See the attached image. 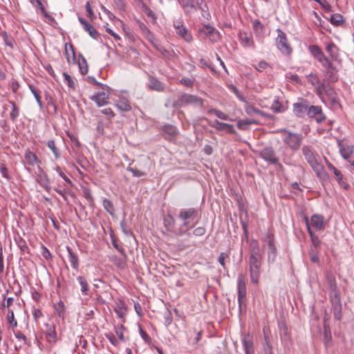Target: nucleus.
Segmentation results:
<instances>
[{"instance_id": "46", "label": "nucleus", "mask_w": 354, "mask_h": 354, "mask_svg": "<svg viewBox=\"0 0 354 354\" xmlns=\"http://www.w3.org/2000/svg\"><path fill=\"white\" fill-rule=\"evenodd\" d=\"M124 330V327L122 324L115 326L114 329L115 334L118 336L119 339L122 342L124 341V337L123 335Z\"/></svg>"}, {"instance_id": "6", "label": "nucleus", "mask_w": 354, "mask_h": 354, "mask_svg": "<svg viewBox=\"0 0 354 354\" xmlns=\"http://www.w3.org/2000/svg\"><path fill=\"white\" fill-rule=\"evenodd\" d=\"M277 32L276 46L277 48L282 54L290 55L292 52V48L288 42L286 34L281 29H277Z\"/></svg>"}, {"instance_id": "51", "label": "nucleus", "mask_w": 354, "mask_h": 354, "mask_svg": "<svg viewBox=\"0 0 354 354\" xmlns=\"http://www.w3.org/2000/svg\"><path fill=\"white\" fill-rule=\"evenodd\" d=\"M127 171H131L133 176L136 177H141L146 175L145 172L131 167H127Z\"/></svg>"}, {"instance_id": "14", "label": "nucleus", "mask_w": 354, "mask_h": 354, "mask_svg": "<svg viewBox=\"0 0 354 354\" xmlns=\"http://www.w3.org/2000/svg\"><path fill=\"white\" fill-rule=\"evenodd\" d=\"M308 108V104L304 100L292 104V111L297 118H304L306 114L307 115Z\"/></svg>"}, {"instance_id": "36", "label": "nucleus", "mask_w": 354, "mask_h": 354, "mask_svg": "<svg viewBox=\"0 0 354 354\" xmlns=\"http://www.w3.org/2000/svg\"><path fill=\"white\" fill-rule=\"evenodd\" d=\"M143 12L145 14L151 19L153 24L156 23V14L146 5L142 6Z\"/></svg>"}, {"instance_id": "41", "label": "nucleus", "mask_w": 354, "mask_h": 354, "mask_svg": "<svg viewBox=\"0 0 354 354\" xmlns=\"http://www.w3.org/2000/svg\"><path fill=\"white\" fill-rule=\"evenodd\" d=\"M47 145L48 148L53 151L55 157L56 158H59L60 157V153L56 147L55 141L53 140H49L47 143Z\"/></svg>"}, {"instance_id": "8", "label": "nucleus", "mask_w": 354, "mask_h": 354, "mask_svg": "<svg viewBox=\"0 0 354 354\" xmlns=\"http://www.w3.org/2000/svg\"><path fill=\"white\" fill-rule=\"evenodd\" d=\"M264 247L268 252V261L272 263L275 261L277 256V249L274 244V237L271 234H268L264 239Z\"/></svg>"}, {"instance_id": "44", "label": "nucleus", "mask_w": 354, "mask_h": 354, "mask_svg": "<svg viewBox=\"0 0 354 354\" xmlns=\"http://www.w3.org/2000/svg\"><path fill=\"white\" fill-rule=\"evenodd\" d=\"M244 104H245L244 110L248 115H251L252 114H256V111H257V109L254 107L252 104L248 103L247 101L245 102Z\"/></svg>"}, {"instance_id": "15", "label": "nucleus", "mask_w": 354, "mask_h": 354, "mask_svg": "<svg viewBox=\"0 0 354 354\" xmlns=\"http://www.w3.org/2000/svg\"><path fill=\"white\" fill-rule=\"evenodd\" d=\"M209 125L218 131H225L230 133H235V130L232 124L221 122L217 120L211 122Z\"/></svg>"}, {"instance_id": "23", "label": "nucleus", "mask_w": 354, "mask_h": 354, "mask_svg": "<svg viewBox=\"0 0 354 354\" xmlns=\"http://www.w3.org/2000/svg\"><path fill=\"white\" fill-rule=\"evenodd\" d=\"M239 39L242 45H243L245 47H250L254 45L252 37L250 34L246 32H240Z\"/></svg>"}, {"instance_id": "26", "label": "nucleus", "mask_w": 354, "mask_h": 354, "mask_svg": "<svg viewBox=\"0 0 354 354\" xmlns=\"http://www.w3.org/2000/svg\"><path fill=\"white\" fill-rule=\"evenodd\" d=\"M149 87L156 91H162L165 88L163 84L155 78L150 79Z\"/></svg>"}, {"instance_id": "1", "label": "nucleus", "mask_w": 354, "mask_h": 354, "mask_svg": "<svg viewBox=\"0 0 354 354\" xmlns=\"http://www.w3.org/2000/svg\"><path fill=\"white\" fill-rule=\"evenodd\" d=\"M250 256L249 257V270L250 280L252 283L257 284L260 276L261 259L260 248L257 240L250 243Z\"/></svg>"}, {"instance_id": "48", "label": "nucleus", "mask_w": 354, "mask_h": 354, "mask_svg": "<svg viewBox=\"0 0 354 354\" xmlns=\"http://www.w3.org/2000/svg\"><path fill=\"white\" fill-rule=\"evenodd\" d=\"M246 277L243 273H240L237 279V288H246Z\"/></svg>"}, {"instance_id": "42", "label": "nucleus", "mask_w": 354, "mask_h": 354, "mask_svg": "<svg viewBox=\"0 0 354 354\" xmlns=\"http://www.w3.org/2000/svg\"><path fill=\"white\" fill-rule=\"evenodd\" d=\"M209 113H214L216 116H217L218 118L224 120H229V116L226 115L225 113H223L222 111L218 110V109H210L208 111Z\"/></svg>"}, {"instance_id": "11", "label": "nucleus", "mask_w": 354, "mask_h": 354, "mask_svg": "<svg viewBox=\"0 0 354 354\" xmlns=\"http://www.w3.org/2000/svg\"><path fill=\"white\" fill-rule=\"evenodd\" d=\"M109 91L106 88H102L100 91L91 97V99L96 103L97 106H102L108 104Z\"/></svg>"}, {"instance_id": "32", "label": "nucleus", "mask_w": 354, "mask_h": 354, "mask_svg": "<svg viewBox=\"0 0 354 354\" xmlns=\"http://www.w3.org/2000/svg\"><path fill=\"white\" fill-rule=\"evenodd\" d=\"M115 106L121 111L127 112L131 110L129 102L124 99L119 100Z\"/></svg>"}, {"instance_id": "55", "label": "nucleus", "mask_w": 354, "mask_h": 354, "mask_svg": "<svg viewBox=\"0 0 354 354\" xmlns=\"http://www.w3.org/2000/svg\"><path fill=\"white\" fill-rule=\"evenodd\" d=\"M270 67V64L264 60L260 61L255 68L259 71H263V70Z\"/></svg>"}, {"instance_id": "9", "label": "nucleus", "mask_w": 354, "mask_h": 354, "mask_svg": "<svg viewBox=\"0 0 354 354\" xmlns=\"http://www.w3.org/2000/svg\"><path fill=\"white\" fill-rule=\"evenodd\" d=\"M337 146L342 157L349 162L348 159L354 152L353 145L345 140H337Z\"/></svg>"}, {"instance_id": "39", "label": "nucleus", "mask_w": 354, "mask_h": 354, "mask_svg": "<svg viewBox=\"0 0 354 354\" xmlns=\"http://www.w3.org/2000/svg\"><path fill=\"white\" fill-rule=\"evenodd\" d=\"M270 109L274 113H281L284 111L283 106L277 99L273 101L270 106Z\"/></svg>"}, {"instance_id": "13", "label": "nucleus", "mask_w": 354, "mask_h": 354, "mask_svg": "<svg viewBox=\"0 0 354 354\" xmlns=\"http://www.w3.org/2000/svg\"><path fill=\"white\" fill-rule=\"evenodd\" d=\"M260 156L270 164H277L279 158L272 147H266L260 152Z\"/></svg>"}, {"instance_id": "25", "label": "nucleus", "mask_w": 354, "mask_h": 354, "mask_svg": "<svg viewBox=\"0 0 354 354\" xmlns=\"http://www.w3.org/2000/svg\"><path fill=\"white\" fill-rule=\"evenodd\" d=\"M114 310L120 318H123L127 313V307L122 301H119L116 302Z\"/></svg>"}, {"instance_id": "59", "label": "nucleus", "mask_w": 354, "mask_h": 354, "mask_svg": "<svg viewBox=\"0 0 354 354\" xmlns=\"http://www.w3.org/2000/svg\"><path fill=\"white\" fill-rule=\"evenodd\" d=\"M8 321H9V323L12 326V327H16L17 326V321L15 319V317H14V313L12 311L10 312L8 315Z\"/></svg>"}, {"instance_id": "57", "label": "nucleus", "mask_w": 354, "mask_h": 354, "mask_svg": "<svg viewBox=\"0 0 354 354\" xmlns=\"http://www.w3.org/2000/svg\"><path fill=\"white\" fill-rule=\"evenodd\" d=\"M327 166L328 168L333 171V173L336 177V179L342 175L340 171L338 170L336 167H335L331 163L328 162Z\"/></svg>"}, {"instance_id": "40", "label": "nucleus", "mask_w": 354, "mask_h": 354, "mask_svg": "<svg viewBox=\"0 0 354 354\" xmlns=\"http://www.w3.org/2000/svg\"><path fill=\"white\" fill-rule=\"evenodd\" d=\"M29 88L31 91L32 93L33 94L38 105L40 107H42V102H41V96L39 95V91L35 87H34L32 85H30V84L29 85Z\"/></svg>"}, {"instance_id": "12", "label": "nucleus", "mask_w": 354, "mask_h": 354, "mask_svg": "<svg viewBox=\"0 0 354 354\" xmlns=\"http://www.w3.org/2000/svg\"><path fill=\"white\" fill-rule=\"evenodd\" d=\"M174 26L176 29V34L183 38L185 41L190 42L192 40V36L191 33L183 26L181 21H174Z\"/></svg>"}, {"instance_id": "37", "label": "nucleus", "mask_w": 354, "mask_h": 354, "mask_svg": "<svg viewBox=\"0 0 354 354\" xmlns=\"http://www.w3.org/2000/svg\"><path fill=\"white\" fill-rule=\"evenodd\" d=\"M308 234L310 237V240L312 242L313 245L315 247V248H318L320 245V240L318 238L317 236H316L312 231V230H310V227L308 226Z\"/></svg>"}, {"instance_id": "61", "label": "nucleus", "mask_w": 354, "mask_h": 354, "mask_svg": "<svg viewBox=\"0 0 354 354\" xmlns=\"http://www.w3.org/2000/svg\"><path fill=\"white\" fill-rule=\"evenodd\" d=\"M55 309L60 315L64 310V304L62 301H59L57 304H55Z\"/></svg>"}, {"instance_id": "54", "label": "nucleus", "mask_w": 354, "mask_h": 354, "mask_svg": "<svg viewBox=\"0 0 354 354\" xmlns=\"http://www.w3.org/2000/svg\"><path fill=\"white\" fill-rule=\"evenodd\" d=\"M336 50H337V47L333 43L328 44L327 46H326V50L330 53V55L333 57H335L337 55H336Z\"/></svg>"}, {"instance_id": "52", "label": "nucleus", "mask_w": 354, "mask_h": 354, "mask_svg": "<svg viewBox=\"0 0 354 354\" xmlns=\"http://www.w3.org/2000/svg\"><path fill=\"white\" fill-rule=\"evenodd\" d=\"M56 171L59 174V175L70 185L73 186L72 181L62 172L61 168L59 166H57L55 168Z\"/></svg>"}, {"instance_id": "64", "label": "nucleus", "mask_w": 354, "mask_h": 354, "mask_svg": "<svg viewBox=\"0 0 354 354\" xmlns=\"http://www.w3.org/2000/svg\"><path fill=\"white\" fill-rule=\"evenodd\" d=\"M180 84H182L183 85L186 86L191 87L193 85V80L189 78H182L180 80Z\"/></svg>"}, {"instance_id": "49", "label": "nucleus", "mask_w": 354, "mask_h": 354, "mask_svg": "<svg viewBox=\"0 0 354 354\" xmlns=\"http://www.w3.org/2000/svg\"><path fill=\"white\" fill-rule=\"evenodd\" d=\"M201 32H204L206 36L210 35L214 32H216L215 28L209 25H205L204 27L200 30Z\"/></svg>"}, {"instance_id": "19", "label": "nucleus", "mask_w": 354, "mask_h": 354, "mask_svg": "<svg viewBox=\"0 0 354 354\" xmlns=\"http://www.w3.org/2000/svg\"><path fill=\"white\" fill-rule=\"evenodd\" d=\"M196 9H198L201 12V15L203 18L209 20L211 15L209 12V8L203 0H196Z\"/></svg>"}, {"instance_id": "3", "label": "nucleus", "mask_w": 354, "mask_h": 354, "mask_svg": "<svg viewBox=\"0 0 354 354\" xmlns=\"http://www.w3.org/2000/svg\"><path fill=\"white\" fill-rule=\"evenodd\" d=\"M302 153L307 160L308 163L310 165L313 169L317 173L318 176H322L324 174V168L317 160V156L314 153L311 147L304 145L302 147Z\"/></svg>"}, {"instance_id": "43", "label": "nucleus", "mask_w": 354, "mask_h": 354, "mask_svg": "<svg viewBox=\"0 0 354 354\" xmlns=\"http://www.w3.org/2000/svg\"><path fill=\"white\" fill-rule=\"evenodd\" d=\"M309 50L311 53V54L317 59L319 57L323 52L320 49V48L316 45L310 46L309 47Z\"/></svg>"}, {"instance_id": "45", "label": "nucleus", "mask_w": 354, "mask_h": 354, "mask_svg": "<svg viewBox=\"0 0 354 354\" xmlns=\"http://www.w3.org/2000/svg\"><path fill=\"white\" fill-rule=\"evenodd\" d=\"M12 105V109L10 113V118L12 120H15L16 118L19 116V110L16 106L15 103L13 102H10Z\"/></svg>"}, {"instance_id": "4", "label": "nucleus", "mask_w": 354, "mask_h": 354, "mask_svg": "<svg viewBox=\"0 0 354 354\" xmlns=\"http://www.w3.org/2000/svg\"><path fill=\"white\" fill-rule=\"evenodd\" d=\"M196 215V209L193 207L188 209H182L179 212L178 218L183 221V223L180 227L181 233H184L189 229L192 227L195 223H191L194 221Z\"/></svg>"}, {"instance_id": "30", "label": "nucleus", "mask_w": 354, "mask_h": 354, "mask_svg": "<svg viewBox=\"0 0 354 354\" xmlns=\"http://www.w3.org/2000/svg\"><path fill=\"white\" fill-rule=\"evenodd\" d=\"M326 282L328 283L329 289H333L337 288L336 280L334 274L330 271H327L325 274Z\"/></svg>"}, {"instance_id": "29", "label": "nucleus", "mask_w": 354, "mask_h": 354, "mask_svg": "<svg viewBox=\"0 0 354 354\" xmlns=\"http://www.w3.org/2000/svg\"><path fill=\"white\" fill-rule=\"evenodd\" d=\"M67 250L68 252V260L72 266V267L77 270L79 268V260L77 256L72 252V250L67 248Z\"/></svg>"}, {"instance_id": "27", "label": "nucleus", "mask_w": 354, "mask_h": 354, "mask_svg": "<svg viewBox=\"0 0 354 354\" xmlns=\"http://www.w3.org/2000/svg\"><path fill=\"white\" fill-rule=\"evenodd\" d=\"M317 61L321 63L324 67H328L330 71V73H333L335 71V67L331 62L322 53L319 57L317 58Z\"/></svg>"}, {"instance_id": "10", "label": "nucleus", "mask_w": 354, "mask_h": 354, "mask_svg": "<svg viewBox=\"0 0 354 354\" xmlns=\"http://www.w3.org/2000/svg\"><path fill=\"white\" fill-rule=\"evenodd\" d=\"M307 115L310 118L315 119L318 123H321L326 120V116L319 106H308Z\"/></svg>"}, {"instance_id": "35", "label": "nucleus", "mask_w": 354, "mask_h": 354, "mask_svg": "<svg viewBox=\"0 0 354 354\" xmlns=\"http://www.w3.org/2000/svg\"><path fill=\"white\" fill-rule=\"evenodd\" d=\"M63 76L69 89L74 91L75 89L76 84L73 78L66 72L63 73Z\"/></svg>"}, {"instance_id": "20", "label": "nucleus", "mask_w": 354, "mask_h": 354, "mask_svg": "<svg viewBox=\"0 0 354 354\" xmlns=\"http://www.w3.org/2000/svg\"><path fill=\"white\" fill-rule=\"evenodd\" d=\"M253 30L257 37L263 38L265 35L266 29L264 26L258 19L252 22Z\"/></svg>"}, {"instance_id": "50", "label": "nucleus", "mask_w": 354, "mask_h": 354, "mask_svg": "<svg viewBox=\"0 0 354 354\" xmlns=\"http://www.w3.org/2000/svg\"><path fill=\"white\" fill-rule=\"evenodd\" d=\"M153 46L158 50L160 51L162 55H165L167 53V50L165 49L159 43L158 41H156L154 38L149 40Z\"/></svg>"}, {"instance_id": "34", "label": "nucleus", "mask_w": 354, "mask_h": 354, "mask_svg": "<svg viewBox=\"0 0 354 354\" xmlns=\"http://www.w3.org/2000/svg\"><path fill=\"white\" fill-rule=\"evenodd\" d=\"M102 205L104 208L109 213L110 215H114L115 209L111 201L104 198L102 201Z\"/></svg>"}, {"instance_id": "47", "label": "nucleus", "mask_w": 354, "mask_h": 354, "mask_svg": "<svg viewBox=\"0 0 354 354\" xmlns=\"http://www.w3.org/2000/svg\"><path fill=\"white\" fill-rule=\"evenodd\" d=\"M164 131L165 133H167L171 136H174L175 135L177 134V129L172 125L165 126Z\"/></svg>"}, {"instance_id": "16", "label": "nucleus", "mask_w": 354, "mask_h": 354, "mask_svg": "<svg viewBox=\"0 0 354 354\" xmlns=\"http://www.w3.org/2000/svg\"><path fill=\"white\" fill-rule=\"evenodd\" d=\"M46 340L50 344L54 345L57 339L55 327L53 324H46Z\"/></svg>"}, {"instance_id": "38", "label": "nucleus", "mask_w": 354, "mask_h": 354, "mask_svg": "<svg viewBox=\"0 0 354 354\" xmlns=\"http://www.w3.org/2000/svg\"><path fill=\"white\" fill-rule=\"evenodd\" d=\"M139 28L143 35H145L149 40L153 39V35L151 34V31L148 29L145 24L139 22Z\"/></svg>"}, {"instance_id": "2", "label": "nucleus", "mask_w": 354, "mask_h": 354, "mask_svg": "<svg viewBox=\"0 0 354 354\" xmlns=\"http://www.w3.org/2000/svg\"><path fill=\"white\" fill-rule=\"evenodd\" d=\"M283 133V142L292 151H297L302 143L303 136L301 133H295L285 129L279 131Z\"/></svg>"}, {"instance_id": "5", "label": "nucleus", "mask_w": 354, "mask_h": 354, "mask_svg": "<svg viewBox=\"0 0 354 354\" xmlns=\"http://www.w3.org/2000/svg\"><path fill=\"white\" fill-rule=\"evenodd\" d=\"M187 105L202 107L203 106V101L198 96L183 93L180 95L178 99L174 102V106L175 108H180Z\"/></svg>"}, {"instance_id": "7", "label": "nucleus", "mask_w": 354, "mask_h": 354, "mask_svg": "<svg viewBox=\"0 0 354 354\" xmlns=\"http://www.w3.org/2000/svg\"><path fill=\"white\" fill-rule=\"evenodd\" d=\"M305 222L308 230V226L310 227V230H312V228H313L317 231L323 230L325 227L324 217L322 214H313L311 216L310 221L308 219L307 217H305Z\"/></svg>"}, {"instance_id": "18", "label": "nucleus", "mask_w": 354, "mask_h": 354, "mask_svg": "<svg viewBox=\"0 0 354 354\" xmlns=\"http://www.w3.org/2000/svg\"><path fill=\"white\" fill-rule=\"evenodd\" d=\"M177 1L183 8L185 15H191L194 10H196L195 4L192 0H177Z\"/></svg>"}, {"instance_id": "31", "label": "nucleus", "mask_w": 354, "mask_h": 354, "mask_svg": "<svg viewBox=\"0 0 354 354\" xmlns=\"http://www.w3.org/2000/svg\"><path fill=\"white\" fill-rule=\"evenodd\" d=\"M25 159L27 163L30 165H35L38 162V159L36 155L31 152L30 150L26 151Z\"/></svg>"}, {"instance_id": "24", "label": "nucleus", "mask_w": 354, "mask_h": 354, "mask_svg": "<svg viewBox=\"0 0 354 354\" xmlns=\"http://www.w3.org/2000/svg\"><path fill=\"white\" fill-rule=\"evenodd\" d=\"M330 299L335 307H340V295L337 290V287L333 289H330Z\"/></svg>"}, {"instance_id": "53", "label": "nucleus", "mask_w": 354, "mask_h": 354, "mask_svg": "<svg viewBox=\"0 0 354 354\" xmlns=\"http://www.w3.org/2000/svg\"><path fill=\"white\" fill-rule=\"evenodd\" d=\"M80 71L82 74L84 75L88 72V66L85 59H82V62H79Z\"/></svg>"}, {"instance_id": "60", "label": "nucleus", "mask_w": 354, "mask_h": 354, "mask_svg": "<svg viewBox=\"0 0 354 354\" xmlns=\"http://www.w3.org/2000/svg\"><path fill=\"white\" fill-rule=\"evenodd\" d=\"M112 261L116 265L118 268H123L124 267V261L116 257H112Z\"/></svg>"}, {"instance_id": "62", "label": "nucleus", "mask_w": 354, "mask_h": 354, "mask_svg": "<svg viewBox=\"0 0 354 354\" xmlns=\"http://www.w3.org/2000/svg\"><path fill=\"white\" fill-rule=\"evenodd\" d=\"M106 337L113 345L117 346L118 344V339L113 334H106Z\"/></svg>"}, {"instance_id": "56", "label": "nucleus", "mask_w": 354, "mask_h": 354, "mask_svg": "<svg viewBox=\"0 0 354 354\" xmlns=\"http://www.w3.org/2000/svg\"><path fill=\"white\" fill-rule=\"evenodd\" d=\"M249 124V119L240 120L237 122V127L241 130H245Z\"/></svg>"}, {"instance_id": "63", "label": "nucleus", "mask_w": 354, "mask_h": 354, "mask_svg": "<svg viewBox=\"0 0 354 354\" xmlns=\"http://www.w3.org/2000/svg\"><path fill=\"white\" fill-rule=\"evenodd\" d=\"M228 257V255L225 252H221L219 254L218 261L219 263L224 268L225 267V259Z\"/></svg>"}, {"instance_id": "28", "label": "nucleus", "mask_w": 354, "mask_h": 354, "mask_svg": "<svg viewBox=\"0 0 354 354\" xmlns=\"http://www.w3.org/2000/svg\"><path fill=\"white\" fill-rule=\"evenodd\" d=\"M80 286L81 292L84 295H88L89 292V286L87 280L82 276H79L77 278Z\"/></svg>"}, {"instance_id": "17", "label": "nucleus", "mask_w": 354, "mask_h": 354, "mask_svg": "<svg viewBox=\"0 0 354 354\" xmlns=\"http://www.w3.org/2000/svg\"><path fill=\"white\" fill-rule=\"evenodd\" d=\"M78 19L80 24L82 25L84 30L87 32L92 38L95 39H97L99 34L97 31L93 27V26L88 23L87 21L82 17H79Z\"/></svg>"}, {"instance_id": "22", "label": "nucleus", "mask_w": 354, "mask_h": 354, "mask_svg": "<svg viewBox=\"0 0 354 354\" xmlns=\"http://www.w3.org/2000/svg\"><path fill=\"white\" fill-rule=\"evenodd\" d=\"M243 345L245 354H254L253 343L250 336L244 337L243 339Z\"/></svg>"}, {"instance_id": "58", "label": "nucleus", "mask_w": 354, "mask_h": 354, "mask_svg": "<svg viewBox=\"0 0 354 354\" xmlns=\"http://www.w3.org/2000/svg\"><path fill=\"white\" fill-rule=\"evenodd\" d=\"M308 80L313 86L317 84L319 81L318 77L313 73L308 75Z\"/></svg>"}, {"instance_id": "33", "label": "nucleus", "mask_w": 354, "mask_h": 354, "mask_svg": "<svg viewBox=\"0 0 354 354\" xmlns=\"http://www.w3.org/2000/svg\"><path fill=\"white\" fill-rule=\"evenodd\" d=\"M330 21L335 26H341L343 24L344 19L342 15L339 14H333L331 15Z\"/></svg>"}, {"instance_id": "21", "label": "nucleus", "mask_w": 354, "mask_h": 354, "mask_svg": "<svg viewBox=\"0 0 354 354\" xmlns=\"http://www.w3.org/2000/svg\"><path fill=\"white\" fill-rule=\"evenodd\" d=\"M238 289V302L240 310L245 308V300H246V288H237Z\"/></svg>"}]
</instances>
